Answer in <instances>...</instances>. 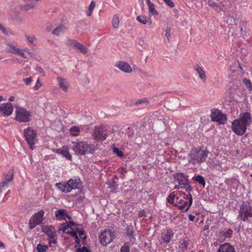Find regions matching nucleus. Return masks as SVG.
<instances>
[{"label": "nucleus", "instance_id": "5", "mask_svg": "<svg viewBox=\"0 0 252 252\" xmlns=\"http://www.w3.org/2000/svg\"><path fill=\"white\" fill-rule=\"evenodd\" d=\"M15 119L20 123H27L31 121L32 117L31 112L25 108L19 106H15Z\"/></svg>", "mask_w": 252, "mask_h": 252}, {"label": "nucleus", "instance_id": "6", "mask_svg": "<svg viewBox=\"0 0 252 252\" xmlns=\"http://www.w3.org/2000/svg\"><path fill=\"white\" fill-rule=\"evenodd\" d=\"M251 217H252V207L249 203L243 202L240 208L238 218L245 221Z\"/></svg>", "mask_w": 252, "mask_h": 252}, {"label": "nucleus", "instance_id": "55", "mask_svg": "<svg viewBox=\"0 0 252 252\" xmlns=\"http://www.w3.org/2000/svg\"><path fill=\"white\" fill-rule=\"evenodd\" d=\"M142 103H145L146 105H147L148 103L147 99L146 98L139 99L136 102V104H142Z\"/></svg>", "mask_w": 252, "mask_h": 252}, {"label": "nucleus", "instance_id": "42", "mask_svg": "<svg viewBox=\"0 0 252 252\" xmlns=\"http://www.w3.org/2000/svg\"><path fill=\"white\" fill-rule=\"evenodd\" d=\"M120 252H129V247L125 244L121 248Z\"/></svg>", "mask_w": 252, "mask_h": 252}, {"label": "nucleus", "instance_id": "28", "mask_svg": "<svg viewBox=\"0 0 252 252\" xmlns=\"http://www.w3.org/2000/svg\"><path fill=\"white\" fill-rule=\"evenodd\" d=\"M65 32V27L63 26H60L57 27L52 32V33L56 35H60L63 34Z\"/></svg>", "mask_w": 252, "mask_h": 252}, {"label": "nucleus", "instance_id": "2", "mask_svg": "<svg viewBox=\"0 0 252 252\" xmlns=\"http://www.w3.org/2000/svg\"><path fill=\"white\" fill-rule=\"evenodd\" d=\"M60 231L63 232L70 234L71 236L74 237V240L76 243L79 244L80 239L79 237L83 240H85L86 236L84 232L80 229L78 225L73 222H69L68 223L62 224L59 229Z\"/></svg>", "mask_w": 252, "mask_h": 252}, {"label": "nucleus", "instance_id": "22", "mask_svg": "<svg viewBox=\"0 0 252 252\" xmlns=\"http://www.w3.org/2000/svg\"><path fill=\"white\" fill-rule=\"evenodd\" d=\"M174 232L170 229H168L164 234H162L161 239L163 243H168L172 237L173 236Z\"/></svg>", "mask_w": 252, "mask_h": 252}, {"label": "nucleus", "instance_id": "10", "mask_svg": "<svg viewBox=\"0 0 252 252\" xmlns=\"http://www.w3.org/2000/svg\"><path fill=\"white\" fill-rule=\"evenodd\" d=\"M65 45L70 48L78 50L83 54H85L88 52L87 48L75 39L71 38L66 39Z\"/></svg>", "mask_w": 252, "mask_h": 252}, {"label": "nucleus", "instance_id": "11", "mask_svg": "<svg viewBox=\"0 0 252 252\" xmlns=\"http://www.w3.org/2000/svg\"><path fill=\"white\" fill-rule=\"evenodd\" d=\"M114 238V233L110 230H104L99 236L100 242L104 246L110 243Z\"/></svg>", "mask_w": 252, "mask_h": 252}, {"label": "nucleus", "instance_id": "7", "mask_svg": "<svg viewBox=\"0 0 252 252\" xmlns=\"http://www.w3.org/2000/svg\"><path fill=\"white\" fill-rule=\"evenodd\" d=\"M42 231L48 236L49 245L52 247L53 245H55L57 243V234L55 228L51 225L45 226L42 228Z\"/></svg>", "mask_w": 252, "mask_h": 252}, {"label": "nucleus", "instance_id": "44", "mask_svg": "<svg viewBox=\"0 0 252 252\" xmlns=\"http://www.w3.org/2000/svg\"><path fill=\"white\" fill-rule=\"evenodd\" d=\"M165 3L170 8L174 7V3L171 0H163Z\"/></svg>", "mask_w": 252, "mask_h": 252}, {"label": "nucleus", "instance_id": "40", "mask_svg": "<svg viewBox=\"0 0 252 252\" xmlns=\"http://www.w3.org/2000/svg\"><path fill=\"white\" fill-rule=\"evenodd\" d=\"M175 196L173 193H170L167 198L168 202L171 204L173 203Z\"/></svg>", "mask_w": 252, "mask_h": 252}, {"label": "nucleus", "instance_id": "43", "mask_svg": "<svg viewBox=\"0 0 252 252\" xmlns=\"http://www.w3.org/2000/svg\"><path fill=\"white\" fill-rule=\"evenodd\" d=\"M76 252H91V251L89 249L85 247H83L81 248L78 249Z\"/></svg>", "mask_w": 252, "mask_h": 252}, {"label": "nucleus", "instance_id": "4", "mask_svg": "<svg viewBox=\"0 0 252 252\" xmlns=\"http://www.w3.org/2000/svg\"><path fill=\"white\" fill-rule=\"evenodd\" d=\"M73 149L74 151L79 155H84L88 154H92L95 150V146L89 144L85 141L74 143Z\"/></svg>", "mask_w": 252, "mask_h": 252}, {"label": "nucleus", "instance_id": "41", "mask_svg": "<svg viewBox=\"0 0 252 252\" xmlns=\"http://www.w3.org/2000/svg\"><path fill=\"white\" fill-rule=\"evenodd\" d=\"M232 234V230L228 229L226 232L223 233V237L224 238H230Z\"/></svg>", "mask_w": 252, "mask_h": 252}, {"label": "nucleus", "instance_id": "14", "mask_svg": "<svg viewBox=\"0 0 252 252\" xmlns=\"http://www.w3.org/2000/svg\"><path fill=\"white\" fill-rule=\"evenodd\" d=\"M174 180L176 181L179 185L184 187L188 185L189 180L188 176L182 173H177L173 175Z\"/></svg>", "mask_w": 252, "mask_h": 252}, {"label": "nucleus", "instance_id": "52", "mask_svg": "<svg viewBox=\"0 0 252 252\" xmlns=\"http://www.w3.org/2000/svg\"><path fill=\"white\" fill-rule=\"evenodd\" d=\"M24 51L25 52L26 54L28 56V58L29 57H31V58L33 57V56H34L32 52H31L29 50H28V49H25L24 50Z\"/></svg>", "mask_w": 252, "mask_h": 252}, {"label": "nucleus", "instance_id": "3", "mask_svg": "<svg viewBox=\"0 0 252 252\" xmlns=\"http://www.w3.org/2000/svg\"><path fill=\"white\" fill-rule=\"evenodd\" d=\"M208 151L200 148L191 149L188 155L189 163L196 165L204 162L208 157Z\"/></svg>", "mask_w": 252, "mask_h": 252}, {"label": "nucleus", "instance_id": "61", "mask_svg": "<svg viewBox=\"0 0 252 252\" xmlns=\"http://www.w3.org/2000/svg\"><path fill=\"white\" fill-rule=\"evenodd\" d=\"M10 193V190H8L6 194L5 195L4 198H3V200H6L7 199L8 197L9 196V194Z\"/></svg>", "mask_w": 252, "mask_h": 252}, {"label": "nucleus", "instance_id": "36", "mask_svg": "<svg viewBox=\"0 0 252 252\" xmlns=\"http://www.w3.org/2000/svg\"><path fill=\"white\" fill-rule=\"evenodd\" d=\"M70 131L72 135L77 136L80 131V128L76 126H73L70 128Z\"/></svg>", "mask_w": 252, "mask_h": 252}, {"label": "nucleus", "instance_id": "13", "mask_svg": "<svg viewBox=\"0 0 252 252\" xmlns=\"http://www.w3.org/2000/svg\"><path fill=\"white\" fill-rule=\"evenodd\" d=\"M107 133L106 127L101 126L95 129L94 136L95 139L103 141L106 139Z\"/></svg>", "mask_w": 252, "mask_h": 252}, {"label": "nucleus", "instance_id": "35", "mask_svg": "<svg viewBox=\"0 0 252 252\" xmlns=\"http://www.w3.org/2000/svg\"><path fill=\"white\" fill-rule=\"evenodd\" d=\"M36 249L38 252H46L48 249V246L39 244L36 247Z\"/></svg>", "mask_w": 252, "mask_h": 252}, {"label": "nucleus", "instance_id": "30", "mask_svg": "<svg viewBox=\"0 0 252 252\" xmlns=\"http://www.w3.org/2000/svg\"><path fill=\"white\" fill-rule=\"evenodd\" d=\"M176 199H177V202L181 203V204L178 205V208L180 210H183L184 209L185 210L187 208L188 204H189V202H187V201H183V203H182V201H181L182 200H181V199H180L179 197H177Z\"/></svg>", "mask_w": 252, "mask_h": 252}, {"label": "nucleus", "instance_id": "1", "mask_svg": "<svg viewBox=\"0 0 252 252\" xmlns=\"http://www.w3.org/2000/svg\"><path fill=\"white\" fill-rule=\"evenodd\" d=\"M252 122V116L250 113H242L238 119L232 122V130L236 134L243 135L246 132L247 127L251 124Z\"/></svg>", "mask_w": 252, "mask_h": 252}, {"label": "nucleus", "instance_id": "64", "mask_svg": "<svg viewBox=\"0 0 252 252\" xmlns=\"http://www.w3.org/2000/svg\"><path fill=\"white\" fill-rule=\"evenodd\" d=\"M38 71L40 73L43 72V70L41 67H38Z\"/></svg>", "mask_w": 252, "mask_h": 252}, {"label": "nucleus", "instance_id": "60", "mask_svg": "<svg viewBox=\"0 0 252 252\" xmlns=\"http://www.w3.org/2000/svg\"><path fill=\"white\" fill-rule=\"evenodd\" d=\"M194 218H195V216L191 215V214H189V219L190 221H193L194 220Z\"/></svg>", "mask_w": 252, "mask_h": 252}, {"label": "nucleus", "instance_id": "58", "mask_svg": "<svg viewBox=\"0 0 252 252\" xmlns=\"http://www.w3.org/2000/svg\"><path fill=\"white\" fill-rule=\"evenodd\" d=\"M183 188H185V187L183 186H182V185H176L174 188V189H183Z\"/></svg>", "mask_w": 252, "mask_h": 252}, {"label": "nucleus", "instance_id": "63", "mask_svg": "<svg viewBox=\"0 0 252 252\" xmlns=\"http://www.w3.org/2000/svg\"><path fill=\"white\" fill-rule=\"evenodd\" d=\"M0 248L4 249V245L3 243L0 241Z\"/></svg>", "mask_w": 252, "mask_h": 252}, {"label": "nucleus", "instance_id": "50", "mask_svg": "<svg viewBox=\"0 0 252 252\" xmlns=\"http://www.w3.org/2000/svg\"><path fill=\"white\" fill-rule=\"evenodd\" d=\"M0 30L4 34L7 35L8 34V32L5 28L1 24H0Z\"/></svg>", "mask_w": 252, "mask_h": 252}, {"label": "nucleus", "instance_id": "51", "mask_svg": "<svg viewBox=\"0 0 252 252\" xmlns=\"http://www.w3.org/2000/svg\"><path fill=\"white\" fill-rule=\"evenodd\" d=\"M41 86V84L40 83L39 79L37 80L35 85L34 86L33 88L35 90H38Z\"/></svg>", "mask_w": 252, "mask_h": 252}, {"label": "nucleus", "instance_id": "53", "mask_svg": "<svg viewBox=\"0 0 252 252\" xmlns=\"http://www.w3.org/2000/svg\"><path fill=\"white\" fill-rule=\"evenodd\" d=\"M118 170L122 175H125L127 172L126 169L124 167H120Z\"/></svg>", "mask_w": 252, "mask_h": 252}, {"label": "nucleus", "instance_id": "17", "mask_svg": "<svg viewBox=\"0 0 252 252\" xmlns=\"http://www.w3.org/2000/svg\"><path fill=\"white\" fill-rule=\"evenodd\" d=\"M57 80L60 88L64 92H67L69 88V83L68 81L61 77H57Z\"/></svg>", "mask_w": 252, "mask_h": 252}, {"label": "nucleus", "instance_id": "54", "mask_svg": "<svg viewBox=\"0 0 252 252\" xmlns=\"http://www.w3.org/2000/svg\"><path fill=\"white\" fill-rule=\"evenodd\" d=\"M185 189L186 191L190 193V192L192 190V188L190 185H189V183H188V185L185 186V188H183Z\"/></svg>", "mask_w": 252, "mask_h": 252}, {"label": "nucleus", "instance_id": "37", "mask_svg": "<svg viewBox=\"0 0 252 252\" xmlns=\"http://www.w3.org/2000/svg\"><path fill=\"white\" fill-rule=\"evenodd\" d=\"M137 20L138 22H140L141 23H142L143 24H145L147 23V22H148L147 20V18L144 17V16H138L137 17ZM148 23L149 24H152V22L150 21H148Z\"/></svg>", "mask_w": 252, "mask_h": 252}, {"label": "nucleus", "instance_id": "8", "mask_svg": "<svg viewBox=\"0 0 252 252\" xmlns=\"http://www.w3.org/2000/svg\"><path fill=\"white\" fill-rule=\"evenodd\" d=\"M25 138L31 149L33 150L35 144V139L37 135L36 131L30 127L24 130Z\"/></svg>", "mask_w": 252, "mask_h": 252}, {"label": "nucleus", "instance_id": "25", "mask_svg": "<svg viewBox=\"0 0 252 252\" xmlns=\"http://www.w3.org/2000/svg\"><path fill=\"white\" fill-rule=\"evenodd\" d=\"M7 46L6 52L13 54H17L20 50L11 43H8Z\"/></svg>", "mask_w": 252, "mask_h": 252}, {"label": "nucleus", "instance_id": "20", "mask_svg": "<svg viewBox=\"0 0 252 252\" xmlns=\"http://www.w3.org/2000/svg\"><path fill=\"white\" fill-rule=\"evenodd\" d=\"M80 181L79 179H70L68 181L67 183L69 185V188L70 191H71L73 189H77L79 188L80 185Z\"/></svg>", "mask_w": 252, "mask_h": 252}, {"label": "nucleus", "instance_id": "27", "mask_svg": "<svg viewBox=\"0 0 252 252\" xmlns=\"http://www.w3.org/2000/svg\"><path fill=\"white\" fill-rule=\"evenodd\" d=\"M195 69L198 74L199 78L203 81H205L206 78L205 72L204 71L202 67L197 65L195 67Z\"/></svg>", "mask_w": 252, "mask_h": 252}, {"label": "nucleus", "instance_id": "46", "mask_svg": "<svg viewBox=\"0 0 252 252\" xmlns=\"http://www.w3.org/2000/svg\"><path fill=\"white\" fill-rule=\"evenodd\" d=\"M26 37L30 43H33V42L36 40L35 36L31 37L29 35H26Z\"/></svg>", "mask_w": 252, "mask_h": 252}, {"label": "nucleus", "instance_id": "9", "mask_svg": "<svg viewBox=\"0 0 252 252\" xmlns=\"http://www.w3.org/2000/svg\"><path fill=\"white\" fill-rule=\"evenodd\" d=\"M44 215V212L41 210L31 217L29 223L30 229H33L36 226L40 224L42 222Z\"/></svg>", "mask_w": 252, "mask_h": 252}, {"label": "nucleus", "instance_id": "21", "mask_svg": "<svg viewBox=\"0 0 252 252\" xmlns=\"http://www.w3.org/2000/svg\"><path fill=\"white\" fill-rule=\"evenodd\" d=\"M56 187L63 193H68L71 192L69 188V185L67 182L65 183H58L56 184Z\"/></svg>", "mask_w": 252, "mask_h": 252}, {"label": "nucleus", "instance_id": "16", "mask_svg": "<svg viewBox=\"0 0 252 252\" xmlns=\"http://www.w3.org/2000/svg\"><path fill=\"white\" fill-rule=\"evenodd\" d=\"M115 66L120 70L126 73H130L132 71L130 65L125 61H118L115 63Z\"/></svg>", "mask_w": 252, "mask_h": 252}, {"label": "nucleus", "instance_id": "59", "mask_svg": "<svg viewBox=\"0 0 252 252\" xmlns=\"http://www.w3.org/2000/svg\"><path fill=\"white\" fill-rule=\"evenodd\" d=\"M242 30H243L242 27L241 26H239L238 27V29H237V30L236 34H241V32L242 31Z\"/></svg>", "mask_w": 252, "mask_h": 252}, {"label": "nucleus", "instance_id": "24", "mask_svg": "<svg viewBox=\"0 0 252 252\" xmlns=\"http://www.w3.org/2000/svg\"><path fill=\"white\" fill-rule=\"evenodd\" d=\"M55 215L60 220H64L65 218H69L68 213L64 209H59L55 212Z\"/></svg>", "mask_w": 252, "mask_h": 252}, {"label": "nucleus", "instance_id": "34", "mask_svg": "<svg viewBox=\"0 0 252 252\" xmlns=\"http://www.w3.org/2000/svg\"><path fill=\"white\" fill-rule=\"evenodd\" d=\"M95 6V3L94 1H92L88 8V10L86 12V14L88 16L92 15L93 11Z\"/></svg>", "mask_w": 252, "mask_h": 252}, {"label": "nucleus", "instance_id": "18", "mask_svg": "<svg viewBox=\"0 0 252 252\" xmlns=\"http://www.w3.org/2000/svg\"><path fill=\"white\" fill-rule=\"evenodd\" d=\"M54 152L58 154L62 155L63 157L66 158L67 159L71 160L72 156L70 154L68 148L67 147H62L60 149H56Z\"/></svg>", "mask_w": 252, "mask_h": 252}, {"label": "nucleus", "instance_id": "31", "mask_svg": "<svg viewBox=\"0 0 252 252\" xmlns=\"http://www.w3.org/2000/svg\"><path fill=\"white\" fill-rule=\"evenodd\" d=\"M74 201L76 202H82L85 199V195L83 193L80 192L74 195Z\"/></svg>", "mask_w": 252, "mask_h": 252}, {"label": "nucleus", "instance_id": "62", "mask_svg": "<svg viewBox=\"0 0 252 252\" xmlns=\"http://www.w3.org/2000/svg\"><path fill=\"white\" fill-rule=\"evenodd\" d=\"M14 99H15V97L13 96H10L8 99L9 101L10 102L13 101L14 100Z\"/></svg>", "mask_w": 252, "mask_h": 252}, {"label": "nucleus", "instance_id": "49", "mask_svg": "<svg viewBox=\"0 0 252 252\" xmlns=\"http://www.w3.org/2000/svg\"><path fill=\"white\" fill-rule=\"evenodd\" d=\"M32 81V79L31 77L23 79V81L24 82V83H25V84L26 85H30Z\"/></svg>", "mask_w": 252, "mask_h": 252}, {"label": "nucleus", "instance_id": "48", "mask_svg": "<svg viewBox=\"0 0 252 252\" xmlns=\"http://www.w3.org/2000/svg\"><path fill=\"white\" fill-rule=\"evenodd\" d=\"M17 55H19L22 57H23V58H25V59L28 58V56L26 54V52H24V51H21V50H20V51H19V53L17 54Z\"/></svg>", "mask_w": 252, "mask_h": 252}, {"label": "nucleus", "instance_id": "19", "mask_svg": "<svg viewBox=\"0 0 252 252\" xmlns=\"http://www.w3.org/2000/svg\"><path fill=\"white\" fill-rule=\"evenodd\" d=\"M217 252H235V251L233 246L226 243L220 246Z\"/></svg>", "mask_w": 252, "mask_h": 252}, {"label": "nucleus", "instance_id": "29", "mask_svg": "<svg viewBox=\"0 0 252 252\" xmlns=\"http://www.w3.org/2000/svg\"><path fill=\"white\" fill-rule=\"evenodd\" d=\"M192 180L196 181L199 184L202 185L203 187L205 186L206 183L204 178L201 175H197L192 177Z\"/></svg>", "mask_w": 252, "mask_h": 252}, {"label": "nucleus", "instance_id": "47", "mask_svg": "<svg viewBox=\"0 0 252 252\" xmlns=\"http://www.w3.org/2000/svg\"><path fill=\"white\" fill-rule=\"evenodd\" d=\"M220 1V4L223 6L227 4V2L230 3L233 0H218Z\"/></svg>", "mask_w": 252, "mask_h": 252}, {"label": "nucleus", "instance_id": "32", "mask_svg": "<svg viewBox=\"0 0 252 252\" xmlns=\"http://www.w3.org/2000/svg\"><path fill=\"white\" fill-rule=\"evenodd\" d=\"M120 23L119 17L118 15H115L112 20V26L114 28H117Z\"/></svg>", "mask_w": 252, "mask_h": 252}, {"label": "nucleus", "instance_id": "45", "mask_svg": "<svg viewBox=\"0 0 252 252\" xmlns=\"http://www.w3.org/2000/svg\"><path fill=\"white\" fill-rule=\"evenodd\" d=\"M189 245V243L187 241H184L180 244V247L182 249H186Z\"/></svg>", "mask_w": 252, "mask_h": 252}, {"label": "nucleus", "instance_id": "15", "mask_svg": "<svg viewBox=\"0 0 252 252\" xmlns=\"http://www.w3.org/2000/svg\"><path fill=\"white\" fill-rule=\"evenodd\" d=\"M13 111V106L10 103H4L0 105V112L4 116L11 115Z\"/></svg>", "mask_w": 252, "mask_h": 252}, {"label": "nucleus", "instance_id": "33", "mask_svg": "<svg viewBox=\"0 0 252 252\" xmlns=\"http://www.w3.org/2000/svg\"><path fill=\"white\" fill-rule=\"evenodd\" d=\"M149 8V13L151 15H157L158 13L157 11L155 9V5L154 3H151L148 5Z\"/></svg>", "mask_w": 252, "mask_h": 252}, {"label": "nucleus", "instance_id": "56", "mask_svg": "<svg viewBox=\"0 0 252 252\" xmlns=\"http://www.w3.org/2000/svg\"><path fill=\"white\" fill-rule=\"evenodd\" d=\"M165 36H166V37L168 39H169V38L170 37V36H171V34H170V29L169 28L167 29L166 30Z\"/></svg>", "mask_w": 252, "mask_h": 252}, {"label": "nucleus", "instance_id": "26", "mask_svg": "<svg viewBox=\"0 0 252 252\" xmlns=\"http://www.w3.org/2000/svg\"><path fill=\"white\" fill-rule=\"evenodd\" d=\"M208 164L213 168H219L221 167V162L218 159L210 158L208 159Z\"/></svg>", "mask_w": 252, "mask_h": 252}, {"label": "nucleus", "instance_id": "12", "mask_svg": "<svg viewBox=\"0 0 252 252\" xmlns=\"http://www.w3.org/2000/svg\"><path fill=\"white\" fill-rule=\"evenodd\" d=\"M211 118L212 121L216 122L219 124H225L227 120L225 115L222 114L221 111L219 110H212Z\"/></svg>", "mask_w": 252, "mask_h": 252}, {"label": "nucleus", "instance_id": "39", "mask_svg": "<svg viewBox=\"0 0 252 252\" xmlns=\"http://www.w3.org/2000/svg\"><path fill=\"white\" fill-rule=\"evenodd\" d=\"M243 82L246 85L247 88H248L250 90H252V84L251 81L249 80L246 78H244L243 79Z\"/></svg>", "mask_w": 252, "mask_h": 252}, {"label": "nucleus", "instance_id": "57", "mask_svg": "<svg viewBox=\"0 0 252 252\" xmlns=\"http://www.w3.org/2000/svg\"><path fill=\"white\" fill-rule=\"evenodd\" d=\"M209 5L212 7H215L218 6L217 3L213 1H209Z\"/></svg>", "mask_w": 252, "mask_h": 252}, {"label": "nucleus", "instance_id": "38", "mask_svg": "<svg viewBox=\"0 0 252 252\" xmlns=\"http://www.w3.org/2000/svg\"><path fill=\"white\" fill-rule=\"evenodd\" d=\"M113 152L116 154L118 157L122 158L124 156V153L122 151L119 150L117 147H114L112 149Z\"/></svg>", "mask_w": 252, "mask_h": 252}, {"label": "nucleus", "instance_id": "23", "mask_svg": "<svg viewBox=\"0 0 252 252\" xmlns=\"http://www.w3.org/2000/svg\"><path fill=\"white\" fill-rule=\"evenodd\" d=\"M180 196L183 198L184 199H185L187 200H188L189 204L187 207V208L184 210L185 212H187L190 207L192 204V195L190 194V193H189V194H186L184 192H180Z\"/></svg>", "mask_w": 252, "mask_h": 252}]
</instances>
